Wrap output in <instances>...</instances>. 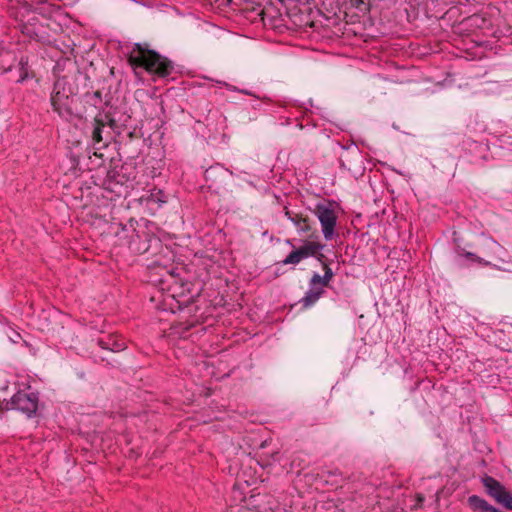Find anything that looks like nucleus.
I'll return each mask as SVG.
<instances>
[{"label": "nucleus", "instance_id": "obj_7", "mask_svg": "<svg viewBox=\"0 0 512 512\" xmlns=\"http://www.w3.org/2000/svg\"><path fill=\"white\" fill-rule=\"evenodd\" d=\"M336 206L337 203L335 201L323 199L318 202L313 209L310 208L312 213L318 218L322 227L323 236L327 241L332 240L335 235L337 223Z\"/></svg>", "mask_w": 512, "mask_h": 512}, {"label": "nucleus", "instance_id": "obj_2", "mask_svg": "<svg viewBox=\"0 0 512 512\" xmlns=\"http://www.w3.org/2000/svg\"><path fill=\"white\" fill-rule=\"evenodd\" d=\"M128 63L136 69H144L157 78L167 79L175 71L174 63L155 50L149 49L147 43H135L128 55Z\"/></svg>", "mask_w": 512, "mask_h": 512}, {"label": "nucleus", "instance_id": "obj_21", "mask_svg": "<svg viewBox=\"0 0 512 512\" xmlns=\"http://www.w3.org/2000/svg\"><path fill=\"white\" fill-rule=\"evenodd\" d=\"M321 477L324 478L326 483L337 486L339 479H342V472L338 468L327 470L322 472Z\"/></svg>", "mask_w": 512, "mask_h": 512}, {"label": "nucleus", "instance_id": "obj_4", "mask_svg": "<svg viewBox=\"0 0 512 512\" xmlns=\"http://www.w3.org/2000/svg\"><path fill=\"white\" fill-rule=\"evenodd\" d=\"M51 24L56 25L50 18L31 12L18 23V28L30 40L42 44H51L54 40Z\"/></svg>", "mask_w": 512, "mask_h": 512}, {"label": "nucleus", "instance_id": "obj_17", "mask_svg": "<svg viewBox=\"0 0 512 512\" xmlns=\"http://www.w3.org/2000/svg\"><path fill=\"white\" fill-rule=\"evenodd\" d=\"M322 268L324 270V275L321 276L318 273H314L309 280V285L319 284L323 288L329 285L335 274L330 266L326 264H324V267Z\"/></svg>", "mask_w": 512, "mask_h": 512}, {"label": "nucleus", "instance_id": "obj_22", "mask_svg": "<svg viewBox=\"0 0 512 512\" xmlns=\"http://www.w3.org/2000/svg\"><path fill=\"white\" fill-rule=\"evenodd\" d=\"M84 97L86 103H89L96 108L99 107V105L102 103V93L99 90L93 93L86 92Z\"/></svg>", "mask_w": 512, "mask_h": 512}, {"label": "nucleus", "instance_id": "obj_26", "mask_svg": "<svg viewBox=\"0 0 512 512\" xmlns=\"http://www.w3.org/2000/svg\"><path fill=\"white\" fill-rule=\"evenodd\" d=\"M298 213L294 212V211H291L289 210L288 208H285V216H287V218L291 221V218H293L294 216H297Z\"/></svg>", "mask_w": 512, "mask_h": 512}, {"label": "nucleus", "instance_id": "obj_14", "mask_svg": "<svg viewBox=\"0 0 512 512\" xmlns=\"http://www.w3.org/2000/svg\"><path fill=\"white\" fill-rule=\"evenodd\" d=\"M142 203L146 206L153 208H159L163 203L167 202V196L161 189L153 188L142 195L140 198Z\"/></svg>", "mask_w": 512, "mask_h": 512}, {"label": "nucleus", "instance_id": "obj_24", "mask_svg": "<svg viewBox=\"0 0 512 512\" xmlns=\"http://www.w3.org/2000/svg\"><path fill=\"white\" fill-rule=\"evenodd\" d=\"M321 251L322 250H317L316 255H312V257L315 258L322 267H324V264L328 265L327 257Z\"/></svg>", "mask_w": 512, "mask_h": 512}, {"label": "nucleus", "instance_id": "obj_28", "mask_svg": "<svg viewBox=\"0 0 512 512\" xmlns=\"http://www.w3.org/2000/svg\"><path fill=\"white\" fill-rule=\"evenodd\" d=\"M130 153H131L130 157H131V158H134V157H136V156L139 154V151H138V150H135V151H133V152L131 151Z\"/></svg>", "mask_w": 512, "mask_h": 512}, {"label": "nucleus", "instance_id": "obj_15", "mask_svg": "<svg viewBox=\"0 0 512 512\" xmlns=\"http://www.w3.org/2000/svg\"><path fill=\"white\" fill-rule=\"evenodd\" d=\"M97 344L101 349L111 352H119L126 348L125 342L122 339H118L111 334L98 338Z\"/></svg>", "mask_w": 512, "mask_h": 512}, {"label": "nucleus", "instance_id": "obj_5", "mask_svg": "<svg viewBox=\"0 0 512 512\" xmlns=\"http://www.w3.org/2000/svg\"><path fill=\"white\" fill-rule=\"evenodd\" d=\"M136 177V168L132 164L124 163L107 171L103 188L117 196H122L127 193L128 188H133Z\"/></svg>", "mask_w": 512, "mask_h": 512}, {"label": "nucleus", "instance_id": "obj_8", "mask_svg": "<svg viewBox=\"0 0 512 512\" xmlns=\"http://www.w3.org/2000/svg\"><path fill=\"white\" fill-rule=\"evenodd\" d=\"M302 245L296 246L294 244V240L286 239L285 243L292 248V251L286 256V258L280 262L278 265H297L302 260L312 257V255H316L317 250H323L325 245L316 239H304L301 240Z\"/></svg>", "mask_w": 512, "mask_h": 512}, {"label": "nucleus", "instance_id": "obj_13", "mask_svg": "<svg viewBox=\"0 0 512 512\" xmlns=\"http://www.w3.org/2000/svg\"><path fill=\"white\" fill-rule=\"evenodd\" d=\"M291 222L295 225L300 235H304L308 239L319 238L318 230L308 216L298 213L297 216L291 218Z\"/></svg>", "mask_w": 512, "mask_h": 512}, {"label": "nucleus", "instance_id": "obj_25", "mask_svg": "<svg viewBox=\"0 0 512 512\" xmlns=\"http://www.w3.org/2000/svg\"><path fill=\"white\" fill-rule=\"evenodd\" d=\"M256 100L252 103L251 107L255 110H260L262 106V101L258 96H255Z\"/></svg>", "mask_w": 512, "mask_h": 512}, {"label": "nucleus", "instance_id": "obj_19", "mask_svg": "<svg viewBox=\"0 0 512 512\" xmlns=\"http://www.w3.org/2000/svg\"><path fill=\"white\" fill-rule=\"evenodd\" d=\"M133 142H136L138 146H141L144 142L143 134L136 127H134L133 130L127 131V133L122 136L121 140L124 149H128Z\"/></svg>", "mask_w": 512, "mask_h": 512}, {"label": "nucleus", "instance_id": "obj_9", "mask_svg": "<svg viewBox=\"0 0 512 512\" xmlns=\"http://www.w3.org/2000/svg\"><path fill=\"white\" fill-rule=\"evenodd\" d=\"M481 481L489 497L506 510H512V493L500 481L488 475Z\"/></svg>", "mask_w": 512, "mask_h": 512}, {"label": "nucleus", "instance_id": "obj_30", "mask_svg": "<svg viewBox=\"0 0 512 512\" xmlns=\"http://www.w3.org/2000/svg\"><path fill=\"white\" fill-rule=\"evenodd\" d=\"M327 263H328V266H330V264L332 263V260L327 258Z\"/></svg>", "mask_w": 512, "mask_h": 512}, {"label": "nucleus", "instance_id": "obj_11", "mask_svg": "<svg viewBox=\"0 0 512 512\" xmlns=\"http://www.w3.org/2000/svg\"><path fill=\"white\" fill-rule=\"evenodd\" d=\"M153 244L155 247H158L160 239L146 230H133V235L130 240V248L136 253L144 254L149 252Z\"/></svg>", "mask_w": 512, "mask_h": 512}, {"label": "nucleus", "instance_id": "obj_29", "mask_svg": "<svg viewBox=\"0 0 512 512\" xmlns=\"http://www.w3.org/2000/svg\"><path fill=\"white\" fill-rule=\"evenodd\" d=\"M488 512H503V511H501L500 509H498L496 507H492L491 510Z\"/></svg>", "mask_w": 512, "mask_h": 512}, {"label": "nucleus", "instance_id": "obj_6", "mask_svg": "<svg viewBox=\"0 0 512 512\" xmlns=\"http://www.w3.org/2000/svg\"><path fill=\"white\" fill-rule=\"evenodd\" d=\"M130 116H125L124 119L122 117L116 118L114 115H111L110 112H101L99 111L97 115H95L92 121V131H91V139L94 144H99L104 142L110 137V132L105 131L106 127H109L112 131L121 136V128L126 129L128 127V120H130Z\"/></svg>", "mask_w": 512, "mask_h": 512}, {"label": "nucleus", "instance_id": "obj_12", "mask_svg": "<svg viewBox=\"0 0 512 512\" xmlns=\"http://www.w3.org/2000/svg\"><path fill=\"white\" fill-rule=\"evenodd\" d=\"M204 178L208 188L217 191L223 187L227 173L221 165L210 166L204 172Z\"/></svg>", "mask_w": 512, "mask_h": 512}, {"label": "nucleus", "instance_id": "obj_20", "mask_svg": "<svg viewBox=\"0 0 512 512\" xmlns=\"http://www.w3.org/2000/svg\"><path fill=\"white\" fill-rule=\"evenodd\" d=\"M19 69V78L17 79L18 83H22L27 79L34 77V72L30 69L29 66V58L27 56H22L18 63Z\"/></svg>", "mask_w": 512, "mask_h": 512}, {"label": "nucleus", "instance_id": "obj_27", "mask_svg": "<svg viewBox=\"0 0 512 512\" xmlns=\"http://www.w3.org/2000/svg\"><path fill=\"white\" fill-rule=\"evenodd\" d=\"M238 91L243 93V94L255 97V95L251 91H249V90H238Z\"/></svg>", "mask_w": 512, "mask_h": 512}, {"label": "nucleus", "instance_id": "obj_18", "mask_svg": "<svg viewBox=\"0 0 512 512\" xmlns=\"http://www.w3.org/2000/svg\"><path fill=\"white\" fill-rule=\"evenodd\" d=\"M467 503L473 512H488L492 507H494L488 503V501L478 495L469 496Z\"/></svg>", "mask_w": 512, "mask_h": 512}, {"label": "nucleus", "instance_id": "obj_1", "mask_svg": "<svg viewBox=\"0 0 512 512\" xmlns=\"http://www.w3.org/2000/svg\"><path fill=\"white\" fill-rule=\"evenodd\" d=\"M79 88L76 77L58 78L50 96L52 109L58 116L70 122L74 118L82 119L83 112L78 108Z\"/></svg>", "mask_w": 512, "mask_h": 512}, {"label": "nucleus", "instance_id": "obj_23", "mask_svg": "<svg viewBox=\"0 0 512 512\" xmlns=\"http://www.w3.org/2000/svg\"><path fill=\"white\" fill-rule=\"evenodd\" d=\"M270 458L273 460V461H279L280 460V452L279 451H275L273 452L269 457L268 456H263L261 457V463H262V466H269L271 465V461H270Z\"/></svg>", "mask_w": 512, "mask_h": 512}, {"label": "nucleus", "instance_id": "obj_10", "mask_svg": "<svg viewBox=\"0 0 512 512\" xmlns=\"http://www.w3.org/2000/svg\"><path fill=\"white\" fill-rule=\"evenodd\" d=\"M11 409L24 413L28 418L38 416L39 393L20 390L10 401Z\"/></svg>", "mask_w": 512, "mask_h": 512}, {"label": "nucleus", "instance_id": "obj_16", "mask_svg": "<svg viewBox=\"0 0 512 512\" xmlns=\"http://www.w3.org/2000/svg\"><path fill=\"white\" fill-rule=\"evenodd\" d=\"M325 293L323 287L319 284L309 285V290L305 293L300 303L304 308L314 305Z\"/></svg>", "mask_w": 512, "mask_h": 512}, {"label": "nucleus", "instance_id": "obj_3", "mask_svg": "<svg viewBox=\"0 0 512 512\" xmlns=\"http://www.w3.org/2000/svg\"><path fill=\"white\" fill-rule=\"evenodd\" d=\"M487 248L489 250L487 256L496 260L497 263H494L491 260H486L478 256L476 253L467 251L461 245L456 244L454 248L455 257L453 260L455 267L464 269L471 267L473 264H477L482 267H492L500 271H511L510 266H512V263L505 261L502 258L501 254L505 252V249L497 241L491 238L488 239Z\"/></svg>", "mask_w": 512, "mask_h": 512}]
</instances>
